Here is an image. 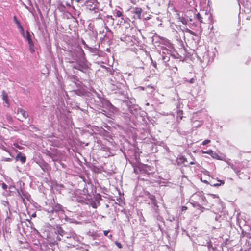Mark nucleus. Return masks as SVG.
<instances>
[{"label":"nucleus","mask_w":251,"mask_h":251,"mask_svg":"<svg viewBox=\"0 0 251 251\" xmlns=\"http://www.w3.org/2000/svg\"><path fill=\"white\" fill-rule=\"evenodd\" d=\"M193 82V79H192L190 80V82H191V83H192Z\"/></svg>","instance_id":"obj_31"},{"label":"nucleus","mask_w":251,"mask_h":251,"mask_svg":"<svg viewBox=\"0 0 251 251\" xmlns=\"http://www.w3.org/2000/svg\"><path fill=\"white\" fill-rule=\"evenodd\" d=\"M2 100L5 101L6 103L8 102V97L7 93L5 92V91H3L2 92Z\"/></svg>","instance_id":"obj_7"},{"label":"nucleus","mask_w":251,"mask_h":251,"mask_svg":"<svg viewBox=\"0 0 251 251\" xmlns=\"http://www.w3.org/2000/svg\"><path fill=\"white\" fill-rule=\"evenodd\" d=\"M210 142H211V141L210 140L206 139V140H205L204 141H203L202 144L203 145H205L209 143Z\"/></svg>","instance_id":"obj_17"},{"label":"nucleus","mask_w":251,"mask_h":251,"mask_svg":"<svg viewBox=\"0 0 251 251\" xmlns=\"http://www.w3.org/2000/svg\"><path fill=\"white\" fill-rule=\"evenodd\" d=\"M187 209V207L186 206H183L181 207V211H186Z\"/></svg>","instance_id":"obj_23"},{"label":"nucleus","mask_w":251,"mask_h":251,"mask_svg":"<svg viewBox=\"0 0 251 251\" xmlns=\"http://www.w3.org/2000/svg\"><path fill=\"white\" fill-rule=\"evenodd\" d=\"M64 3H65V4L67 6H71V5L73 3V2L72 1V0H67V1H63Z\"/></svg>","instance_id":"obj_10"},{"label":"nucleus","mask_w":251,"mask_h":251,"mask_svg":"<svg viewBox=\"0 0 251 251\" xmlns=\"http://www.w3.org/2000/svg\"><path fill=\"white\" fill-rule=\"evenodd\" d=\"M17 114L18 117V119L22 121H23L24 119H26L28 116L26 111L20 108H18Z\"/></svg>","instance_id":"obj_1"},{"label":"nucleus","mask_w":251,"mask_h":251,"mask_svg":"<svg viewBox=\"0 0 251 251\" xmlns=\"http://www.w3.org/2000/svg\"><path fill=\"white\" fill-rule=\"evenodd\" d=\"M58 232H59V234H60L61 236H63V233H64V231L63 230H62V229H61V230H60V232L59 230H58Z\"/></svg>","instance_id":"obj_25"},{"label":"nucleus","mask_w":251,"mask_h":251,"mask_svg":"<svg viewBox=\"0 0 251 251\" xmlns=\"http://www.w3.org/2000/svg\"><path fill=\"white\" fill-rule=\"evenodd\" d=\"M209 196L212 197H214V195H213V194H210Z\"/></svg>","instance_id":"obj_28"},{"label":"nucleus","mask_w":251,"mask_h":251,"mask_svg":"<svg viewBox=\"0 0 251 251\" xmlns=\"http://www.w3.org/2000/svg\"><path fill=\"white\" fill-rule=\"evenodd\" d=\"M196 17H197V19L201 22V23H202V17L201 16V14L198 13L197 15H196Z\"/></svg>","instance_id":"obj_11"},{"label":"nucleus","mask_w":251,"mask_h":251,"mask_svg":"<svg viewBox=\"0 0 251 251\" xmlns=\"http://www.w3.org/2000/svg\"><path fill=\"white\" fill-rule=\"evenodd\" d=\"M109 238H111L112 237V235L110 234L109 236Z\"/></svg>","instance_id":"obj_29"},{"label":"nucleus","mask_w":251,"mask_h":251,"mask_svg":"<svg viewBox=\"0 0 251 251\" xmlns=\"http://www.w3.org/2000/svg\"><path fill=\"white\" fill-rule=\"evenodd\" d=\"M15 151L18 152L17 156L15 157L16 161L19 160L22 163H24L26 161V157L25 155H22V153L16 150Z\"/></svg>","instance_id":"obj_3"},{"label":"nucleus","mask_w":251,"mask_h":251,"mask_svg":"<svg viewBox=\"0 0 251 251\" xmlns=\"http://www.w3.org/2000/svg\"><path fill=\"white\" fill-rule=\"evenodd\" d=\"M116 16L118 17H120L123 16V13L119 10H117L115 12Z\"/></svg>","instance_id":"obj_12"},{"label":"nucleus","mask_w":251,"mask_h":251,"mask_svg":"<svg viewBox=\"0 0 251 251\" xmlns=\"http://www.w3.org/2000/svg\"><path fill=\"white\" fill-rule=\"evenodd\" d=\"M199 201H195V202H197L199 205H207L208 202L204 196L202 195L199 196Z\"/></svg>","instance_id":"obj_4"},{"label":"nucleus","mask_w":251,"mask_h":251,"mask_svg":"<svg viewBox=\"0 0 251 251\" xmlns=\"http://www.w3.org/2000/svg\"><path fill=\"white\" fill-rule=\"evenodd\" d=\"M162 59H163V60H164V59H165V57H164V56H163V57H162Z\"/></svg>","instance_id":"obj_33"},{"label":"nucleus","mask_w":251,"mask_h":251,"mask_svg":"<svg viewBox=\"0 0 251 251\" xmlns=\"http://www.w3.org/2000/svg\"><path fill=\"white\" fill-rule=\"evenodd\" d=\"M58 206V207H59V208L60 209H61V205H58V206Z\"/></svg>","instance_id":"obj_27"},{"label":"nucleus","mask_w":251,"mask_h":251,"mask_svg":"<svg viewBox=\"0 0 251 251\" xmlns=\"http://www.w3.org/2000/svg\"><path fill=\"white\" fill-rule=\"evenodd\" d=\"M21 30V33L22 34V35L25 37V32H24V29L23 28V27H21V28H19Z\"/></svg>","instance_id":"obj_19"},{"label":"nucleus","mask_w":251,"mask_h":251,"mask_svg":"<svg viewBox=\"0 0 251 251\" xmlns=\"http://www.w3.org/2000/svg\"><path fill=\"white\" fill-rule=\"evenodd\" d=\"M220 182L223 184H224V182H222V181H220Z\"/></svg>","instance_id":"obj_34"},{"label":"nucleus","mask_w":251,"mask_h":251,"mask_svg":"<svg viewBox=\"0 0 251 251\" xmlns=\"http://www.w3.org/2000/svg\"><path fill=\"white\" fill-rule=\"evenodd\" d=\"M183 111L182 110H178L177 112V117H179L180 119L182 120L183 118Z\"/></svg>","instance_id":"obj_8"},{"label":"nucleus","mask_w":251,"mask_h":251,"mask_svg":"<svg viewBox=\"0 0 251 251\" xmlns=\"http://www.w3.org/2000/svg\"><path fill=\"white\" fill-rule=\"evenodd\" d=\"M190 164H194V163L193 162H190Z\"/></svg>","instance_id":"obj_32"},{"label":"nucleus","mask_w":251,"mask_h":251,"mask_svg":"<svg viewBox=\"0 0 251 251\" xmlns=\"http://www.w3.org/2000/svg\"><path fill=\"white\" fill-rule=\"evenodd\" d=\"M13 19H14V21L15 22V23H16L17 22H18L19 21L16 16H14Z\"/></svg>","instance_id":"obj_24"},{"label":"nucleus","mask_w":251,"mask_h":251,"mask_svg":"<svg viewBox=\"0 0 251 251\" xmlns=\"http://www.w3.org/2000/svg\"><path fill=\"white\" fill-rule=\"evenodd\" d=\"M26 39H27V40H29V39H31V37L30 34L28 30L26 31Z\"/></svg>","instance_id":"obj_14"},{"label":"nucleus","mask_w":251,"mask_h":251,"mask_svg":"<svg viewBox=\"0 0 251 251\" xmlns=\"http://www.w3.org/2000/svg\"><path fill=\"white\" fill-rule=\"evenodd\" d=\"M28 42V44L29 46V49L31 52H34V44L32 42V39H29V40H27Z\"/></svg>","instance_id":"obj_6"},{"label":"nucleus","mask_w":251,"mask_h":251,"mask_svg":"<svg viewBox=\"0 0 251 251\" xmlns=\"http://www.w3.org/2000/svg\"><path fill=\"white\" fill-rule=\"evenodd\" d=\"M214 158H215L217 160H221V157L216 152H213L212 155H211Z\"/></svg>","instance_id":"obj_9"},{"label":"nucleus","mask_w":251,"mask_h":251,"mask_svg":"<svg viewBox=\"0 0 251 251\" xmlns=\"http://www.w3.org/2000/svg\"><path fill=\"white\" fill-rule=\"evenodd\" d=\"M213 151L211 150H208L206 151H202L203 153H206L210 155H212V153H213Z\"/></svg>","instance_id":"obj_16"},{"label":"nucleus","mask_w":251,"mask_h":251,"mask_svg":"<svg viewBox=\"0 0 251 251\" xmlns=\"http://www.w3.org/2000/svg\"><path fill=\"white\" fill-rule=\"evenodd\" d=\"M142 9L140 7H135L134 9V13L137 15L139 19H141V15L142 12Z\"/></svg>","instance_id":"obj_5"},{"label":"nucleus","mask_w":251,"mask_h":251,"mask_svg":"<svg viewBox=\"0 0 251 251\" xmlns=\"http://www.w3.org/2000/svg\"><path fill=\"white\" fill-rule=\"evenodd\" d=\"M2 186L3 189L4 190H6L7 188V185L4 183H2Z\"/></svg>","instance_id":"obj_20"},{"label":"nucleus","mask_w":251,"mask_h":251,"mask_svg":"<svg viewBox=\"0 0 251 251\" xmlns=\"http://www.w3.org/2000/svg\"><path fill=\"white\" fill-rule=\"evenodd\" d=\"M221 184H218V183H217V184H214V186H219Z\"/></svg>","instance_id":"obj_26"},{"label":"nucleus","mask_w":251,"mask_h":251,"mask_svg":"<svg viewBox=\"0 0 251 251\" xmlns=\"http://www.w3.org/2000/svg\"><path fill=\"white\" fill-rule=\"evenodd\" d=\"M74 68L78 69L82 72H84L89 68V65L86 60L83 61L78 63V67H74Z\"/></svg>","instance_id":"obj_2"},{"label":"nucleus","mask_w":251,"mask_h":251,"mask_svg":"<svg viewBox=\"0 0 251 251\" xmlns=\"http://www.w3.org/2000/svg\"><path fill=\"white\" fill-rule=\"evenodd\" d=\"M109 232V230H104L103 231V234H104V236H107Z\"/></svg>","instance_id":"obj_22"},{"label":"nucleus","mask_w":251,"mask_h":251,"mask_svg":"<svg viewBox=\"0 0 251 251\" xmlns=\"http://www.w3.org/2000/svg\"><path fill=\"white\" fill-rule=\"evenodd\" d=\"M13 145L16 147V148H18L20 150H22L23 149V147L20 146L18 143H14Z\"/></svg>","instance_id":"obj_15"},{"label":"nucleus","mask_w":251,"mask_h":251,"mask_svg":"<svg viewBox=\"0 0 251 251\" xmlns=\"http://www.w3.org/2000/svg\"><path fill=\"white\" fill-rule=\"evenodd\" d=\"M203 182H204L205 183H208V182H207V181H206V180H204Z\"/></svg>","instance_id":"obj_30"},{"label":"nucleus","mask_w":251,"mask_h":251,"mask_svg":"<svg viewBox=\"0 0 251 251\" xmlns=\"http://www.w3.org/2000/svg\"><path fill=\"white\" fill-rule=\"evenodd\" d=\"M115 244L118 247V248L119 249H121L123 247L122 244L120 242L116 241V242H115Z\"/></svg>","instance_id":"obj_18"},{"label":"nucleus","mask_w":251,"mask_h":251,"mask_svg":"<svg viewBox=\"0 0 251 251\" xmlns=\"http://www.w3.org/2000/svg\"><path fill=\"white\" fill-rule=\"evenodd\" d=\"M151 64L152 65V66L156 69V70H158V68H157V63L156 62V61H153L152 59H151Z\"/></svg>","instance_id":"obj_13"},{"label":"nucleus","mask_w":251,"mask_h":251,"mask_svg":"<svg viewBox=\"0 0 251 251\" xmlns=\"http://www.w3.org/2000/svg\"><path fill=\"white\" fill-rule=\"evenodd\" d=\"M16 24V25H17V26H18V27L19 28H21V27H22V26L21 25V23H20V21H18V22H17Z\"/></svg>","instance_id":"obj_21"}]
</instances>
